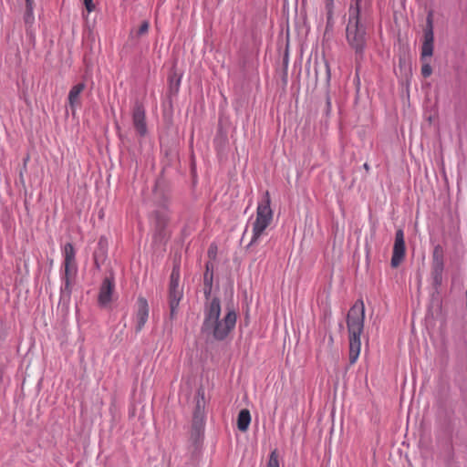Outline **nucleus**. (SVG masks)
Wrapping results in <instances>:
<instances>
[{
  "instance_id": "f257e3e1",
  "label": "nucleus",
  "mask_w": 467,
  "mask_h": 467,
  "mask_svg": "<svg viewBox=\"0 0 467 467\" xmlns=\"http://www.w3.org/2000/svg\"><path fill=\"white\" fill-rule=\"evenodd\" d=\"M236 319L237 315L233 307H227L221 318V302L214 297L205 304L202 330L216 340H223L234 328Z\"/></svg>"
},
{
  "instance_id": "f03ea898",
  "label": "nucleus",
  "mask_w": 467,
  "mask_h": 467,
  "mask_svg": "<svg viewBox=\"0 0 467 467\" xmlns=\"http://www.w3.org/2000/svg\"><path fill=\"white\" fill-rule=\"evenodd\" d=\"M365 306L362 300H358L349 309L347 326L349 339V362H357L361 348L360 335L364 328Z\"/></svg>"
},
{
  "instance_id": "7ed1b4c3",
  "label": "nucleus",
  "mask_w": 467,
  "mask_h": 467,
  "mask_svg": "<svg viewBox=\"0 0 467 467\" xmlns=\"http://www.w3.org/2000/svg\"><path fill=\"white\" fill-rule=\"evenodd\" d=\"M361 0H354L349 7V17L346 28V37L349 47L357 55L362 56L366 44V29L360 23Z\"/></svg>"
},
{
  "instance_id": "20e7f679",
  "label": "nucleus",
  "mask_w": 467,
  "mask_h": 467,
  "mask_svg": "<svg viewBox=\"0 0 467 467\" xmlns=\"http://www.w3.org/2000/svg\"><path fill=\"white\" fill-rule=\"evenodd\" d=\"M271 199L269 192H265L263 199L258 202L254 220L251 223L252 237L249 246L256 244L265 234V230L273 221V211L271 209Z\"/></svg>"
},
{
  "instance_id": "39448f33",
  "label": "nucleus",
  "mask_w": 467,
  "mask_h": 467,
  "mask_svg": "<svg viewBox=\"0 0 467 467\" xmlns=\"http://www.w3.org/2000/svg\"><path fill=\"white\" fill-rule=\"evenodd\" d=\"M62 254L64 257V273H63V285L61 286V295L69 296L72 292V286L75 283L76 275L78 273V265L76 262V251L71 243H67L62 248Z\"/></svg>"
},
{
  "instance_id": "423d86ee",
  "label": "nucleus",
  "mask_w": 467,
  "mask_h": 467,
  "mask_svg": "<svg viewBox=\"0 0 467 467\" xmlns=\"http://www.w3.org/2000/svg\"><path fill=\"white\" fill-rule=\"evenodd\" d=\"M180 271L174 267L171 274L170 289H169V306L170 318L174 319L177 316L179 304L183 296L182 289L179 285Z\"/></svg>"
},
{
  "instance_id": "0eeeda50",
  "label": "nucleus",
  "mask_w": 467,
  "mask_h": 467,
  "mask_svg": "<svg viewBox=\"0 0 467 467\" xmlns=\"http://www.w3.org/2000/svg\"><path fill=\"white\" fill-rule=\"evenodd\" d=\"M443 256V248L440 244H437L433 249L431 261V276L435 286H439L442 283L444 268Z\"/></svg>"
},
{
  "instance_id": "6e6552de",
  "label": "nucleus",
  "mask_w": 467,
  "mask_h": 467,
  "mask_svg": "<svg viewBox=\"0 0 467 467\" xmlns=\"http://www.w3.org/2000/svg\"><path fill=\"white\" fill-rule=\"evenodd\" d=\"M132 123L136 132L143 137L147 133L146 111L143 105L137 101L132 109Z\"/></svg>"
},
{
  "instance_id": "1a4fd4ad",
  "label": "nucleus",
  "mask_w": 467,
  "mask_h": 467,
  "mask_svg": "<svg viewBox=\"0 0 467 467\" xmlns=\"http://www.w3.org/2000/svg\"><path fill=\"white\" fill-rule=\"evenodd\" d=\"M406 247L404 241V233L401 229L397 230L395 234V242L391 257V266L398 267L405 257Z\"/></svg>"
},
{
  "instance_id": "9d476101",
  "label": "nucleus",
  "mask_w": 467,
  "mask_h": 467,
  "mask_svg": "<svg viewBox=\"0 0 467 467\" xmlns=\"http://www.w3.org/2000/svg\"><path fill=\"white\" fill-rule=\"evenodd\" d=\"M433 28H432V18L430 15L427 18V26L424 30V41L421 47V57H431L433 54Z\"/></svg>"
},
{
  "instance_id": "9b49d317",
  "label": "nucleus",
  "mask_w": 467,
  "mask_h": 467,
  "mask_svg": "<svg viewBox=\"0 0 467 467\" xmlns=\"http://www.w3.org/2000/svg\"><path fill=\"white\" fill-rule=\"evenodd\" d=\"M149 317V305L148 301L140 296L137 300V310L135 315L136 321V332H140L144 327L145 324L148 321Z\"/></svg>"
},
{
  "instance_id": "f8f14e48",
  "label": "nucleus",
  "mask_w": 467,
  "mask_h": 467,
  "mask_svg": "<svg viewBox=\"0 0 467 467\" xmlns=\"http://www.w3.org/2000/svg\"><path fill=\"white\" fill-rule=\"evenodd\" d=\"M114 281L112 278L106 277L99 289V303L101 306H107L111 301V295L114 290Z\"/></svg>"
},
{
  "instance_id": "ddd939ff",
  "label": "nucleus",
  "mask_w": 467,
  "mask_h": 467,
  "mask_svg": "<svg viewBox=\"0 0 467 467\" xmlns=\"http://www.w3.org/2000/svg\"><path fill=\"white\" fill-rule=\"evenodd\" d=\"M85 89L84 83H78L71 88L68 93L67 101L70 107L71 112L74 115L76 113L77 108L80 106V95Z\"/></svg>"
},
{
  "instance_id": "4468645a",
  "label": "nucleus",
  "mask_w": 467,
  "mask_h": 467,
  "mask_svg": "<svg viewBox=\"0 0 467 467\" xmlns=\"http://www.w3.org/2000/svg\"><path fill=\"white\" fill-rule=\"evenodd\" d=\"M251 422V414L247 409L240 410L237 418V428L239 431L244 432L248 430Z\"/></svg>"
},
{
  "instance_id": "2eb2a0df",
  "label": "nucleus",
  "mask_w": 467,
  "mask_h": 467,
  "mask_svg": "<svg viewBox=\"0 0 467 467\" xmlns=\"http://www.w3.org/2000/svg\"><path fill=\"white\" fill-rule=\"evenodd\" d=\"M432 68L429 63L423 64L421 67V74L424 78H428L431 75Z\"/></svg>"
},
{
  "instance_id": "dca6fc26",
  "label": "nucleus",
  "mask_w": 467,
  "mask_h": 467,
  "mask_svg": "<svg viewBox=\"0 0 467 467\" xmlns=\"http://www.w3.org/2000/svg\"><path fill=\"white\" fill-rule=\"evenodd\" d=\"M149 26H150L149 22L148 21H143L141 23V25L140 26V28L138 30V35L141 36V35L146 34L148 32V30H149Z\"/></svg>"
},
{
  "instance_id": "f3484780",
  "label": "nucleus",
  "mask_w": 467,
  "mask_h": 467,
  "mask_svg": "<svg viewBox=\"0 0 467 467\" xmlns=\"http://www.w3.org/2000/svg\"><path fill=\"white\" fill-rule=\"evenodd\" d=\"M83 3L88 13H91L95 10V5L93 4V0H83Z\"/></svg>"
},
{
  "instance_id": "a211bd4d",
  "label": "nucleus",
  "mask_w": 467,
  "mask_h": 467,
  "mask_svg": "<svg viewBox=\"0 0 467 467\" xmlns=\"http://www.w3.org/2000/svg\"><path fill=\"white\" fill-rule=\"evenodd\" d=\"M267 467H279L278 460L275 457V452L271 454Z\"/></svg>"
},
{
  "instance_id": "6ab92c4d",
  "label": "nucleus",
  "mask_w": 467,
  "mask_h": 467,
  "mask_svg": "<svg viewBox=\"0 0 467 467\" xmlns=\"http://www.w3.org/2000/svg\"><path fill=\"white\" fill-rule=\"evenodd\" d=\"M157 220H158V226L162 228L165 226L168 219L166 218V216H161V215H157Z\"/></svg>"
},
{
  "instance_id": "aec40b11",
  "label": "nucleus",
  "mask_w": 467,
  "mask_h": 467,
  "mask_svg": "<svg viewBox=\"0 0 467 467\" xmlns=\"http://www.w3.org/2000/svg\"><path fill=\"white\" fill-rule=\"evenodd\" d=\"M324 67H325V70H326V76H327V80L329 81L330 79V67H329V64L327 61H324Z\"/></svg>"
},
{
  "instance_id": "412c9836",
  "label": "nucleus",
  "mask_w": 467,
  "mask_h": 467,
  "mask_svg": "<svg viewBox=\"0 0 467 467\" xmlns=\"http://www.w3.org/2000/svg\"><path fill=\"white\" fill-rule=\"evenodd\" d=\"M26 11L29 14L33 12V0H26Z\"/></svg>"
},
{
  "instance_id": "4be33fe9",
  "label": "nucleus",
  "mask_w": 467,
  "mask_h": 467,
  "mask_svg": "<svg viewBox=\"0 0 467 467\" xmlns=\"http://www.w3.org/2000/svg\"><path fill=\"white\" fill-rule=\"evenodd\" d=\"M325 1L327 2L326 7H327V13H328V15H330L332 12V7H333V0H325Z\"/></svg>"
},
{
  "instance_id": "5701e85b",
  "label": "nucleus",
  "mask_w": 467,
  "mask_h": 467,
  "mask_svg": "<svg viewBox=\"0 0 467 467\" xmlns=\"http://www.w3.org/2000/svg\"><path fill=\"white\" fill-rule=\"evenodd\" d=\"M207 270H209V265H206ZM208 282V271H206L204 275V283L206 284Z\"/></svg>"
},
{
  "instance_id": "b1692460",
  "label": "nucleus",
  "mask_w": 467,
  "mask_h": 467,
  "mask_svg": "<svg viewBox=\"0 0 467 467\" xmlns=\"http://www.w3.org/2000/svg\"><path fill=\"white\" fill-rule=\"evenodd\" d=\"M200 408H201V401H200V400H198V401H197V409H200Z\"/></svg>"
},
{
  "instance_id": "393cba45",
  "label": "nucleus",
  "mask_w": 467,
  "mask_h": 467,
  "mask_svg": "<svg viewBox=\"0 0 467 467\" xmlns=\"http://www.w3.org/2000/svg\"><path fill=\"white\" fill-rule=\"evenodd\" d=\"M364 168L367 169V170L368 169V166L367 163L364 164Z\"/></svg>"
}]
</instances>
